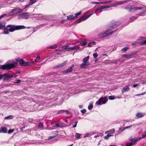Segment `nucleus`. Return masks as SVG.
<instances>
[{
    "label": "nucleus",
    "instance_id": "obj_1",
    "mask_svg": "<svg viewBox=\"0 0 146 146\" xmlns=\"http://www.w3.org/2000/svg\"><path fill=\"white\" fill-rule=\"evenodd\" d=\"M125 3V2L124 1L118 2L112 5L111 6H102L100 7H97L96 9L95 13L97 15L98 13H100L103 11H106V9L107 8H109L111 7H116L118 5H121Z\"/></svg>",
    "mask_w": 146,
    "mask_h": 146
},
{
    "label": "nucleus",
    "instance_id": "obj_2",
    "mask_svg": "<svg viewBox=\"0 0 146 146\" xmlns=\"http://www.w3.org/2000/svg\"><path fill=\"white\" fill-rule=\"evenodd\" d=\"M117 27V25H115L113 26L112 25H111V27L110 29H109L106 31H105L100 33L98 35L99 37L100 38H102L111 35L112 33V32L111 31V29L113 28L116 27Z\"/></svg>",
    "mask_w": 146,
    "mask_h": 146
},
{
    "label": "nucleus",
    "instance_id": "obj_3",
    "mask_svg": "<svg viewBox=\"0 0 146 146\" xmlns=\"http://www.w3.org/2000/svg\"><path fill=\"white\" fill-rule=\"evenodd\" d=\"M7 27L9 28L10 32H13L15 30L24 29L26 28L24 25H8Z\"/></svg>",
    "mask_w": 146,
    "mask_h": 146
},
{
    "label": "nucleus",
    "instance_id": "obj_4",
    "mask_svg": "<svg viewBox=\"0 0 146 146\" xmlns=\"http://www.w3.org/2000/svg\"><path fill=\"white\" fill-rule=\"evenodd\" d=\"M17 64L16 63L6 64L1 66V68L3 70L11 69L17 66Z\"/></svg>",
    "mask_w": 146,
    "mask_h": 146
},
{
    "label": "nucleus",
    "instance_id": "obj_5",
    "mask_svg": "<svg viewBox=\"0 0 146 146\" xmlns=\"http://www.w3.org/2000/svg\"><path fill=\"white\" fill-rule=\"evenodd\" d=\"M91 10L88 11L81 18L79 19L76 22L78 23H80L82 21H84L89 18L90 16L93 14V13L88 15L86 16V15L89 13L90 11Z\"/></svg>",
    "mask_w": 146,
    "mask_h": 146
},
{
    "label": "nucleus",
    "instance_id": "obj_6",
    "mask_svg": "<svg viewBox=\"0 0 146 146\" xmlns=\"http://www.w3.org/2000/svg\"><path fill=\"white\" fill-rule=\"evenodd\" d=\"M115 132V129H112L111 130L107 131H105V134L107 135L104 137V138L106 140L108 139L109 137L113 135V134Z\"/></svg>",
    "mask_w": 146,
    "mask_h": 146
},
{
    "label": "nucleus",
    "instance_id": "obj_7",
    "mask_svg": "<svg viewBox=\"0 0 146 146\" xmlns=\"http://www.w3.org/2000/svg\"><path fill=\"white\" fill-rule=\"evenodd\" d=\"M107 97L105 96L104 97L101 98L96 103V104L98 105L100 104L102 102L103 104H105L108 101Z\"/></svg>",
    "mask_w": 146,
    "mask_h": 146
},
{
    "label": "nucleus",
    "instance_id": "obj_8",
    "mask_svg": "<svg viewBox=\"0 0 146 146\" xmlns=\"http://www.w3.org/2000/svg\"><path fill=\"white\" fill-rule=\"evenodd\" d=\"M23 10L19 8H17L13 9L12 11L10 12L9 14V16H11L14 14H16L22 12Z\"/></svg>",
    "mask_w": 146,
    "mask_h": 146
},
{
    "label": "nucleus",
    "instance_id": "obj_9",
    "mask_svg": "<svg viewBox=\"0 0 146 146\" xmlns=\"http://www.w3.org/2000/svg\"><path fill=\"white\" fill-rule=\"evenodd\" d=\"M29 17V14L27 13H23L19 15L18 18L19 19H27Z\"/></svg>",
    "mask_w": 146,
    "mask_h": 146
},
{
    "label": "nucleus",
    "instance_id": "obj_10",
    "mask_svg": "<svg viewBox=\"0 0 146 146\" xmlns=\"http://www.w3.org/2000/svg\"><path fill=\"white\" fill-rule=\"evenodd\" d=\"M142 138V137H138L133 139L130 138L129 140L134 144L136 142L141 139Z\"/></svg>",
    "mask_w": 146,
    "mask_h": 146
},
{
    "label": "nucleus",
    "instance_id": "obj_11",
    "mask_svg": "<svg viewBox=\"0 0 146 146\" xmlns=\"http://www.w3.org/2000/svg\"><path fill=\"white\" fill-rule=\"evenodd\" d=\"M20 64L23 66H27L30 65V62H26L23 60H21L20 61Z\"/></svg>",
    "mask_w": 146,
    "mask_h": 146
},
{
    "label": "nucleus",
    "instance_id": "obj_12",
    "mask_svg": "<svg viewBox=\"0 0 146 146\" xmlns=\"http://www.w3.org/2000/svg\"><path fill=\"white\" fill-rule=\"evenodd\" d=\"M4 79H7L10 78H13V75H10L7 73H5L3 74Z\"/></svg>",
    "mask_w": 146,
    "mask_h": 146
},
{
    "label": "nucleus",
    "instance_id": "obj_13",
    "mask_svg": "<svg viewBox=\"0 0 146 146\" xmlns=\"http://www.w3.org/2000/svg\"><path fill=\"white\" fill-rule=\"evenodd\" d=\"M52 17V16H41V18L42 19H45L46 20H51Z\"/></svg>",
    "mask_w": 146,
    "mask_h": 146
},
{
    "label": "nucleus",
    "instance_id": "obj_14",
    "mask_svg": "<svg viewBox=\"0 0 146 146\" xmlns=\"http://www.w3.org/2000/svg\"><path fill=\"white\" fill-rule=\"evenodd\" d=\"M129 86H126L123 88L122 90V93H123L125 92H127L129 90Z\"/></svg>",
    "mask_w": 146,
    "mask_h": 146
},
{
    "label": "nucleus",
    "instance_id": "obj_15",
    "mask_svg": "<svg viewBox=\"0 0 146 146\" xmlns=\"http://www.w3.org/2000/svg\"><path fill=\"white\" fill-rule=\"evenodd\" d=\"M89 65V62H84L80 65L81 68H84L88 66Z\"/></svg>",
    "mask_w": 146,
    "mask_h": 146
},
{
    "label": "nucleus",
    "instance_id": "obj_16",
    "mask_svg": "<svg viewBox=\"0 0 146 146\" xmlns=\"http://www.w3.org/2000/svg\"><path fill=\"white\" fill-rule=\"evenodd\" d=\"M67 17L68 20H71L73 19H75V17L72 15H70L67 16Z\"/></svg>",
    "mask_w": 146,
    "mask_h": 146
},
{
    "label": "nucleus",
    "instance_id": "obj_17",
    "mask_svg": "<svg viewBox=\"0 0 146 146\" xmlns=\"http://www.w3.org/2000/svg\"><path fill=\"white\" fill-rule=\"evenodd\" d=\"M7 132V129L5 127H1L0 129V133L3 132L6 133Z\"/></svg>",
    "mask_w": 146,
    "mask_h": 146
},
{
    "label": "nucleus",
    "instance_id": "obj_18",
    "mask_svg": "<svg viewBox=\"0 0 146 146\" xmlns=\"http://www.w3.org/2000/svg\"><path fill=\"white\" fill-rule=\"evenodd\" d=\"M145 114L144 113H137L136 114V116L138 117H143Z\"/></svg>",
    "mask_w": 146,
    "mask_h": 146
},
{
    "label": "nucleus",
    "instance_id": "obj_19",
    "mask_svg": "<svg viewBox=\"0 0 146 146\" xmlns=\"http://www.w3.org/2000/svg\"><path fill=\"white\" fill-rule=\"evenodd\" d=\"M55 125L57 127H61L65 126V124L64 123H60L59 124H55Z\"/></svg>",
    "mask_w": 146,
    "mask_h": 146
},
{
    "label": "nucleus",
    "instance_id": "obj_20",
    "mask_svg": "<svg viewBox=\"0 0 146 146\" xmlns=\"http://www.w3.org/2000/svg\"><path fill=\"white\" fill-rule=\"evenodd\" d=\"M9 31L7 27H5L4 28L3 34H8L9 33Z\"/></svg>",
    "mask_w": 146,
    "mask_h": 146
},
{
    "label": "nucleus",
    "instance_id": "obj_21",
    "mask_svg": "<svg viewBox=\"0 0 146 146\" xmlns=\"http://www.w3.org/2000/svg\"><path fill=\"white\" fill-rule=\"evenodd\" d=\"M90 56H88L87 57L84 58L83 60V61L84 62H87L88 61V60Z\"/></svg>",
    "mask_w": 146,
    "mask_h": 146
},
{
    "label": "nucleus",
    "instance_id": "obj_22",
    "mask_svg": "<svg viewBox=\"0 0 146 146\" xmlns=\"http://www.w3.org/2000/svg\"><path fill=\"white\" fill-rule=\"evenodd\" d=\"M81 135L82 134L76 133H75V136L76 139H80Z\"/></svg>",
    "mask_w": 146,
    "mask_h": 146
},
{
    "label": "nucleus",
    "instance_id": "obj_23",
    "mask_svg": "<svg viewBox=\"0 0 146 146\" xmlns=\"http://www.w3.org/2000/svg\"><path fill=\"white\" fill-rule=\"evenodd\" d=\"M74 66V65H72V66L69 69L66 71V72L68 73L72 71V68Z\"/></svg>",
    "mask_w": 146,
    "mask_h": 146
},
{
    "label": "nucleus",
    "instance_id": "obj_24",
    "mask_svg": "<svg viewBox=\"0 0 146 146\" xmlns=\"http://www.w3.org/2000/svg\"><path fill=\"white\" fill-rule=\"evenodd\" d=\"M79 47L77 46H74L70 48L71 50H78L79 49Z\"/></svg>",
    "mask_w": 146,
    "mask_h": 146
},
{
    "label": "nucleus",
    "instance_id": "obj_25",
    "mask_svg": "<svg viewBox=\"0 0 146 146\" xmlns=\"http://www.w3.org/2000/svg\"><path fill=\"white\" fill-rule=\"evenodd\" d=\"M138 40L144 41L142 43V44H146V40H144V38H140V39Z\"/></svg>",
    "mask_w": 146,
    "mask_h": 146
},
{
    "label": "nucleus",
    "instance_id": "obj_26",
    "mask_svg": "<svg viewBox=\"0 0 146 146\" xmlns=\"http://www.w3.org/2000/svg\"><path fill=\"white\" fill-rule=\"evenodd\" d=\"M13 116L12 115H10L5 117V119H10L13 118Z\"/></svg>",
    "mask_w": 146,
    "mask_h": 146
},
{
    "label": "nucleus",
    "instance_id": "obj_27",
    "mask_svg": "<svg viewBox=\"0 0 146 146\" xmlns=\"http://www.w3.org/2000/svg\"><path fill=\"white\" fill-rule=\"evenodd\" d=\"M71 47H69L68 45H67L64 47V48L67 51H69L71 50V49H70Z\"/></svg>",
    "mask_w": 146,
    "mask_h": 146
},
{
    "label": "nucleus",
    "instance_id": "obj_28",
    "mask_svg": "<svg viewBox=\"0 0 146 146\" xmlns=\"http://www.w3.org/2000/svg\"><path fill=\"white\" fill-rule=\"evenodd\" d=\"M82 13V11H80V12H79L76 13L75 15V16L74 17H75V19H76L77 18V17L78 16L80 15Z\"/></svg>",
    "mask_w": 146,
    "mask_h": 146
},
{
    "label": "nucleus",
    "instance_id": "obj_29",
    "mask_svg": "<svg viewBox=\"0 0 146 146\" xmlns=\"http://www.w3.org/2000/svg\"><path fill=\"white\" fill-rule=\"evenodd\" d=\"M57 45L56 44H54L53 45L50 46H48V48H50V49H54L56 48Z\"/></svg>",
    "mask_w": 146,
    "mask_h": 146
},
{
    "label": "nucleus",
    "instance_id": "obj_30",
    "mask_svg": "<svg viewBox=\"0 0 146 146\" xmlns=\"http://www.w3.org/2000/svg\"><path fill=\"white\" fill-rule=\"evenodd\" d=\"M87 43L86 40H85L84 41H82L81 42L80 44L82 46H83L85 45L86 44H87Z\"/></svg>",
    "mask_w": 146,
    "mask_h": 146
},
{
    "label": "nucleus",
    "instance_id": "obj_31",
    "mask_svg": "<svg viewBox=\"0 0 146 146\" xmlns=\"http://www.w3.org/2000/svg\"><path fill=\"white\" fill-rule=\"evenodd\" d=\"M96 43L94 41L91 42L88 44V46L89 47L92 46V45L95 44Z\"/></svg>",
    "mask_w": 146,
    "mask_h": 146
},
{
    "label": "nucleus",
    "instance_id": "obj_32",
    "mask_svg": "<svg viewBox=\"0 0 146 146\" xmlns=\"http://www.w3.org/2000/svg\"><path fill=\"white\" fill-rule=\"evenodd\" d=\"M3 24L4 23H0V29H2L4 27L5 25Z\"/></svg>",
    "mask_w": 146,
    "mask_h": 146
},
{
    "label": "nucleus",
    "instance_id": "obj_33",
    "mask_svg": "<svg viewBox=\"0 0 146 146\" xmlns=\"http://www.w3.org/2000/svg\"><path fill=\"white\" fill-rule=\"evenodd\" d=\"M128 49V48L127 47H125L122 48L121 49V50L122 51L124 52L127 51Z\"/></svg>",
    "mask_w": 146,
    "mask_h": 146
},
{
    "label": "nucleus",
    "instance_id": "obj_34",
    "mask_svg": "<svg viewBox=\"0 0 146 146\" xmlns=\"http://www.w3.org/2000/svg\"><path fill=\"white\" fill-rule=\"evenodd\" d=\"M142 136L143 138H146V131L142 133Z\"/></svg>",
    "mask_w": 146,
    "mask_h": 146
},
{
    "label": "nucleus",
    "instance_id": "obj_35",
    "mask_svg": "<svg viewBox=\"0 0 146 146\" xmlns=\"http://www.w3.org/2000/svg\"><path fill=\"white\" fill-rule=\"evenodd\" d=\"M133 144H134V143H133L129 142V143H127L126 144V146H132Z\"/></svg>",
    "mask_w": 146,
    "mask_h": 146
},
{
    "label": "nucleus",
    "instance_id": "obj_36",
    "mask_svg": "<svg viewBox=\"0 0 146 146\" xmlns=\"http://www.w3.org/2000/svg\"><path fill=\"white\" fill-rule=\"evenodd\" d=\"M57 135L56 134L53 136H50L48 137V139H49V140L51 139H52L53 138H54V137H56Z\"/></svg>",
    "mask_w": 146,
    "mask_h": 146
},
{
    "label": "nucleus",
    "instance_id": "obj_37",
    "mask_svg": "<svg viewBox=\"0 0 146 146\" xmlns=\"http://www.w3.org/2000/svg\"><path fill=\"white\" fill-rule=\"evenodd\" d=\"M33 0H30V2L29 3L30 5H32L36 2V1H34Z\"/></svg>",
    "mask_w": 146,
    "mask_h": 146
},
{
    "label": "nucleus",
    "instance_id": "obj_38",
    "mask_svg": "<svg viewBox=\"0 0 146 146\" xmlns=\"http://www.w3.org/2000/svg\"><path fill=\"white\" fill-rule=\"evenodd\" d=\"M19 74V72H16L14 74V77L15 78Z\"/></svg>",
    "mask_w": 146,
    "mask_h": 146
},
{
    "label": "nucleus",
    "instance_id": "obj_39",
    "mask_svg": "<svg viewBox=\"0 0 146 146\" xmlns=\"http://www.w3.org/2000/svg\"><path fill=\"white\" fill-rule=\"evenodd\" d=\"M136 18L134 17H131L130 19V21L131 22L133 20H134Z\"/></svg>",
    "mask_w": 146,
    "mask_h": 146
},
{
    "label": "nucleus",
    "instance_id": "obj_40",
    "mask_svg": "<svg viewBox=\"0 0 146 146\" xmlns=\"http://www.w3.org/2000/svg\"><path fill=\"white\" fill-rule=\"evenodd\" d=\"M145 12H143L141 13H139V15L140 16H144L145 15Z\"/></svg>",
    "mask_w": 146,
    "mask_h": 146
},
{
    "label": "nucleus",
    "instance_id": "obj_41",
    "mask_svg": "<svg viewBox=\"0 0 146 146\" xmlns=\"http://www.w3.org/2000/svg\"><path fill=\"white\" fill-rule=\"evenodd\" d=\"M93 108V106L92 104H90L88 106V109L89 110H91Z\"/></svg>",
    "mask_w": 146,
    "mask_h": 146
},
{
    "label": "nucleus",
    "instance_id": "obj_42",
    "mask_svg": "<svg viewBox=\"0 0 146 146\" xmlns=\"http://www.w3.org/2000/svg\"><path fill=\"white\" fill-rule=\"evenodd\" d=\"M89 133H86L84 134V137L85 138L87 137H88L89 135Z\"/></svg>",
    "mask_w": 146,
    "mask_h": 146
},
{
    "label": "nucleus",
    "instance_id": "obj_43",
    "mask_svg": "<svg viewBox=\"0 0 146 146\" xmlns=\"http://www.w3.org/2000/svg\"><path fill=\"white\" fill-rule=\"evenodd\" d=\"M101 2H91V3L92 4H102Z\"/></svg>",
    "mask_w": 146,
    "mask_h": 146
},
{
    "label": "nucleus",
    "instance_id": "obj_44",
    "mask_svg": "<svg viewBox=\"0 0 146 146\" xmlns=\"http://www.w3.org/2000/svg\"><path fill=\"white\" fill-rule=\"evenodd\" d=\"M14 131V129H9L8 131V133L9 134L13 132Z\"/></svg>",
    "mask_w": 146,
    "mask_h": 146
},
{
    "label": "nucleus",
    "instance_id": "obj_45",
    "mask_svg": "<svg viewBox=\"0 0 146 146\" xmlns=\"http://www.w3.org/2000/svg\"><path fill=\"white\" fill-rule=\"evenodd\" d=\"M38 127L41 129H42L43 127V125L42 123H40L38 125Z\"/></svg>",
    "mask_w": 146,
    "mask_h": 146
},
{
    "label": "nucleus",
    "instance_id": "obj_46",
    "mask_svg": "<svg viewBox=\"0 0 146 146\" xmlns=\"http://www.w3.org/2000/svg\"><path fill=\"white\" fill-rule=\"evenodd\" d=\"M109 98L110 100H113L115 99V97L114 96H110L109 97Z\"/></svg>",
    "mask_w": 146,
    "mask_h": 146
},
{
    "label": "nucleus",
    "instance_id": "obj_47",
    "mask_svg": "<svg viewBox=\"0 0 146 146\" xmlns=\"http://www.w3.org/2000/svg\"><path fill=\"white\" fill-rule=\"evenodd\" d=\"M112 2V1L111 0H110L108 1H105V2H101L102 3V4H106L108 3H110Z\"/></svg>",
    "mask_w": 146,
    "mask_h": 146
},
{
    "label": "nucleus",
    "instance_id": "obj_48",
    "mask_svg": "<svg viewBox=\"0 0 146 146\" xmlns=\"http://www.w3.org/2000/svg\"><path fill=\"white\" fill-rule=\"evenodd\" d=\"M135 124H133V125H131L128 126V128H131L132 127H135Z\"/></svg>",
    "mask_w": 146,
    "mask_h": 146
},
{
    "label": "nucleus",
    "instance_id": "obj_49",
    "mask_svg": "<svg viewBox=\"0 0 146 146\" xmlns=\"http://www.w3.org/2000/svg\"><path fill=\"white\" fill-rule=\"evenodd\" d=\"M93 56L95 58H96L98 56V55L97 53H94L93 54Z\"/></svg>",
    "mask_w": 146,
    "mask_h": 146
},
{
    "label": "nucleus",
    "instance_id": "obj_50",
    "mask_svg": "<svg viewBox=\"0 0 146 146\" xmlns=\"http://www.w3.org/2000/svg\"><path fill=\"white\" fill-rule=\"evenodd\" d=\"M143 8V7H136L134 8V10H136L137 9H141Z\"/></svg>",
    "mask_w": 146,
    "mask_h": 146
},
{
    "label": "nucleus",
    "instance_id": "obj_51",
    "mask_svg": "<svg viewBox=\"0 0 146 146\" xmlns=\"http://www.w3.org/2000/svg\"><path fill=\"white\" fill-rule=\"evenodd\" d=\"M86 110L85 109H84L81 110V111L82 113H84L86 112Z\"/></svg>",
    "mask_w": 146,
    "mask_h": 146
},
{
    "label": "nucleus",
    "instance_id": "obj_52",
    "mask_svg": "<svg viewBox=\"0 0 146 146\" xmlns=\"http://www.w3.org/2000/svg\"><path fill=\"white\" fill-rule=\"evenodd\" d=\"M66 64V63L64 62L62 64L60 65L58 67H62L63 66Z\"/></svg>",
    "mask_w": 146,
    "mask_h": 146
},
{
    "label": "nucleus",
    "instance_id": "obj_53",
    "mask_svg": "<svg viewBox=\"0 0 146 146\" xmlns=\"http://www.w3.org/2000/svg\"><path fill=\"white\" fill-rule=\"evenodd\" d=\"M21 82V80H15V83H19Z\"/></svg>",
    "mask_w": 146,
    "mask_h": 146
},
{
    "label": "nucleus",
    "instance_id": "obj_54",
    "mask_svg": "<svg viewBox=\"0 0 146 146\" xmlns=\"http://www.w3.org/2000/svg\"><path fill=\"white\" fill-rule=\"evenodd\" d=\"M40 59V57L39 56H38L36 59L35 60V62H37V61H38Z\"/></svg>",
    "mask_w": 146,
    "mask_h": 146
},
{
    "label": "nucleus",
    "instance_id": "obj_55",
    "mask_svg": "<svg viewBox=\"0 0 146 146\" xmlns=\"http://www.w3.org/2000/svg\"><path fill=\"white\" fill-rule=\"evenodd\" d=\"M16 60L17 62H19L21 60L19 58H17L16 59Z\"/></svg>",
    "mask_w": 146,
    "mask_h": 146
},
{
    "label": "nucleus",
    "instance_id": "obj_56",
    "mask_svg": "<svg viewBox=\"0 0 146 146\" xmlns=\"http://www.w3.org/2000/svg\"><path fill=\"white\" fill-rule=\"evenodd\" d=\"M3 78V74H0V80L2 79Z\"/></svg>",
    "mask_w": 146,
    "mask_h": 146
},
{
    "label": "nucleus",
    "instance_id": "obj_57",
    "mask_svg": "<svg viewBox=\"0 0 146 146\" xmlns=\"http://www.w3.org/2000/svg\"><path fill=\"white\" fill-rule=\"evenodd\" d=\"M30 5L29 3V4H27L25 6V8H27V7H29Z\"/></svg>",
    "mask_w": 146,
    "mask_h": 146
},
{
    "label": "nucleus",
    "instance_id": "obj_58",
    "mask_svg": "<svg viewBox=\"0 0 146 146\" xmlns=\"http://www.w3.org/2000/svg\"><path fill=\"white\" fill-rule=\"evenodd\" d=\"M5 16V14H3L0 16V19H2L3 17Z\"/></svg>",
    "mask_w": 146,
    "mask_h": 146
},
{
    "label": "nucleus",
    "instance_id": "obj_59",
    "mask_svg": "<svg viewBox=\"0 0 146 146\" xmlns=\"http://www.w3.org/2000/svg\"><path fill=\"white\" fill-rule=\"evenodd\" d=\"M78 122L77 121L76 122L75 124L73 126V127H76L77 124V123Z\"/></svg>",
    "mask_w": 146,
    "mask_h": 146
},
{
    "label": "nucleus",
    "instance_id": "obj_60",
    "mask_svg": "<svg viewBox=\"0 0 146 146\" xmlns=\"http://www.w3.org/2000/svg\"><path fill=\"white\" fill-rule=\"evenodd\" d=\"M138 85V84H134L133 85V87H136Z\"/></svg>",
    "mask_w": 146,
    "mask_h": 146
},
{
    "label": "nucleus",
    "instance_id": "obj_61",
    "mask_svg": "<svg viewBox=\"0 0 146 146\" xmlns=\"http://www.w3.org/2000/svg\"><path fill=\"white\" fill-rule=\"evenodd\" d=\"M99 137V135H95L94 137L95 138H97Z\"/></svg>",
    "mask_w": 146,
    "mask_h": 146
},
{
    "label": "nucleus",
    "instance_id": "obj_62",
    "mask_svg": "<svg viewBox=\"0 0 146 146\" xmlns=\"http://www.w3.org/2000/svg\"><path fill=\"white\" fill-rule=\"evenodd\" d=\"M55 123H53L52 124V125L53 127H57L56 125H55Z\"/></svg>",
    "mask_w": 146,
    "mask_h": 146
},
{
    "label": "nucleus",
    "instance_id": "obj_63",
    "mask_svg": "<svg viewBox=\"0 0 146 146\" xmlns=\"http://www.w3.org/2000/svg\"><path fill=\"white\" fill-rule=\"evenodd\" d=\"M79 107L80 108H82V105H79Z\"/></svg>",
    "mask_w": 146,
    "mask_h": 146
},
{
    "label": "nucleus",
    "instance_id": "obj_64",
    "mask_svg": "<svg viewBox=\"0 0 146 146\" xmlns=\"http://www.w3.org/2000/svg\"><path fill=\"white\" fill-rule=\"evenodd\" d=\"M128 126H126L124 127V129H128Z\"/></svg>",
    "mask_w": 146,
    "mask_h": 146
}]
</instances>
